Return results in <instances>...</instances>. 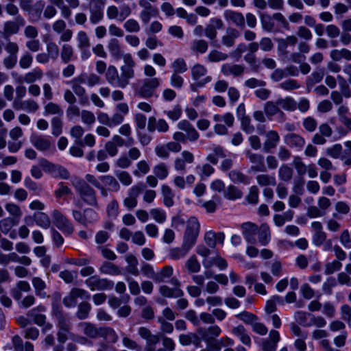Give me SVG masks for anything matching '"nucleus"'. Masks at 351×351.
<instances>
[{
    "instance_id": "f704fd0d",
    "label": "nucleus",
    "mask_w": 351,
    "mask_h": 351,
    "mask_svg": "<svg viewBox=\"0 0 351 351\" xmlns=\"http://www.w3.org/2000/svg\"><path fill=\"white\" fill-rule=\"evenodd\" d=\"M274 21V14L272 16L268 14H262L261 16L262 28L266 32H276L278 31V28L275 26Z\"/></svg>"
},
{
    "instance_id": "a211bd4d",
    "label": "nucleus",
    "mask_w": 351,
    "mask_h": 351,
    "mask_svg": "<svg viewBox=\"0 0 351 351\" xmlns=\"http://www.w3.org/2000/svg\"><path fill=\"white\" fill-rule=\"evenodd\" d=\"M13 108L16 110H24L29 113H34L38 110L39 105L36 101L32 99L23 101L14 100L13 102Z\"/></svg>"
},
{
    "instance_id": "58836bf2",
    "label": "nucleus",
    "mask_w": 351,
    "mask_h": 351,
    "mask_svg": "<svg viewBox=\"0 0 351 351\" xmlns=\"http://www.w3.org/2000/svg\"><path fill=\"white\" fill-rule=\"evenodd\" d=\"M208 47L207 41L203 39H196L191 41L190 49L195 54H203L206 52Z\"/></svg>"
},
{
    "instance_id": "e433bc0d",
    "label": "nucleus",
    "mask_w": 351,
    "mask_h": 351,
    "mask_svg": "<svg viewBox=\"0 0 351 351\" xmlns=\"http://www.w3.org/2000/svg\"><path fill=\"white\" fill-rule=\"evenodd\" d=\"M101 274L110 276H118L121 274L120 268L110 262H104L99 268Z\"/></svg>"
},
{
    "instance_id": "a18cd8bd",
    "label": "nucleus",
    "mask_w": 351,
    "mask_h": 351,
    "mask_svg": "<svg viewBox=\"0 0 351 351\" xmlns=\"http://www.w3.org/2000/svg\"><path fill=\"white\" fill-rule=\"evenodd\" d=\"M19 221L12 217H5L0 220V230L4 234H8L12 228L17 225Z\"/></svg>"
},
{
    "instance_id": "69168bd1",
    "label": "nucleus",
    "mask_w": 351,
    "mask_h": 351,
    "mask_svg": "<svg viewBox=\"0 0 351 351\" xmlns=\"http://www.w3.org/2000/svg\"><path fill=\"white\" fill-rule=\"evenodd\" d=\"M83 332L90 338H96L100 336V328H97L93 324L89 323L83 324Z\"/></svg>"
},
{
    "instance_id": "393cba45",
    "label": "nucleus",
    "mask_w": 351,
    "mask_h": 351,
    "mask_svg": "<svg viewBox=\"0 0 351 351\" xmlns=\"http://www.w3.org/2000/svg\"><path fill=\"white\" fill-rule=\"evenodd\" d=\"M284 141L288 146L298 151L301 150L305 144L304 139L300 135L294 133H289L285 135Z\"/></svg>"
},
{
    "instance_id": "72a5a7b5",
    "label": "nucleus",
    "mask_w": 351,
    "mask_h": 351,
    "mask_svg": "<svg viewBox=\"0 0 351 351\" xmlns=\"http://www.w3.org/2000/svg\"><path fill=\"white\" fill-rule=\"evenodd\" d=\"M330 58L335 62L341 61V60H351V51L342 48L341 49H332L330 52Z\"/></svg>"
},
{
    "instance_id": "3c124183",
    "label": "nucleus",
    "mask_w": 351,
    "mask_h": 351,
    "mask_svg": "<svg viewBox=\"0 0 351 351\" xmlns=\"http://www.w3.org/2000/svg\"><path fill=\"white\" fill-rule=\"evenodd\" d=\"M154 174L160 180L166 179L169 176V169L164 162H160L153 167Z\"/></svg>"
},
{
    "instance_id": "5fc2aeb1",
    "label": "nucleus",
    "mask_w": 351,
    "mask_h": 351,
    "mask_svg": "<svg viewBox=\"0 0 351 351\" xmlns=\"http://www.w3.org/2000/svg\"><path fill=\"white\" fill-rule=\"evenodd\" d=\"M213 121L216 123L223 122L226 127H232L234 122V118L230 112H226L223 114H216L213 116Z\"/></svg>"
},
{
    "instance_id": "4468645a",
    "label": "nucleus",
    "mask_w": 351,
    "mask_h": 351,
    "mask_svg": "<svg viewBox=\"0 0 351 351\" xmlns=\"http://www.w3.org/2000/svg\"><path fill=\"white\" fill-rule=\"evenodd\" d=\"M66 22L62 19L56 20L52 25L53 30L60 34V42H69L73 36V32L70 29H66Z\"/></svg>"
},
{
    "instance_id": "423d86ee",
    "label": "nucleus",
    "mask_w": 351,
    "mask_h": 351,
    "mask_svg": "<svg viewBox=\"0 0 351 351\" xmlns=\"http://www.w3.org/2000/svg\"><path fill=\"white\" fill-rule=\"evenodd\" d=\"M30 142L36 149L40 152L53 154L56 151L54 143L49 136L33 134L30 136Z\"/></svg>"
},
{
    "instance_id": "2eb2a0df",
    "label": "nucleus",
    "mask_w": 351,
    "mask_h": 351,
    "mask_svg": "<svg viewBox=\"0 0 351 351\" xmlns=\"http://www.w3.org/2000/svg\"><path fill=\"white\" fill-rule=\"evenodd\" d=\"M221 332V329L217 325H213L208 328H199L197 333L206 343H210Z\"/></svg>"
},
{
    "instance_id": "e2e57ef3",
    "label": "nucleus",
    "mask_w": 351,
    "mask_h": 351,
    "mask_svg": "<svg viewBox=\"0 0 351 351\" xmlns=\"http://www.w3.org/2000/svg\"><path fill=\"white\" fill-rule=\"evenodd\" d=\"M293 176V169L287 165H282L278 169L279 178L285 182H289Z\"/></svg>"
},
{
    "instance_id": "0eeeda50",
    "label": "nucleus",
    "mask_w": 351,
    "mask_h": 351,
    "mask_svg": "<svg viewBox=\"0 0 351 351\" xmlns=\"http://www.w3.org/2000/svg\"><path fill=\"white\" fill-rule=\"evenodd\" d=\"M170 283L173 286L169 287L167 285H161L159 287L160 294L165 298H178L184 295V291L181 289V283L177 278H172Z\"/></svg>"
},
{
    "instance_id": "8fccbe9b",
    "label": "nucleus",
    "mask_w": 351,
    "mask_h": 351,
    "mask_svg": "<svg viewBox=\"0 0 351 351\" xmlns=\"http://www.w3.org/2000/svg\"><path fill=\"white\" fill-rule=\"evenodd\" d=\"M114 174L123 186H130L133 182L132 176L128 171L117 169L114 171Z\"/></svg>"
},
{
    "instance_id": "7ed1b4c3",
    "label": "nucleus",
    "mask_w": 351,
    "mask_h": 351,
    "mask_svg": "<svg viewBox=\"0 0 351 351\" xmlns=\"http://www.w3.org/2000/svg\"><path fill=\"white\" fill-rule=\"evenodd\" d=\"M200 225L197 218L193 217L186 222V228L184 234L183 246L187 250L195 244L199 235Z\"/></svg>"
},
{
    "instance_id": "13d9d810",
    "label": "nucleus",
    "mask_w": 351,
    "mask_h": 351,
    "mask_svg": "<svg viewBox=\"0 0 351 351\" xmlns=\"http://www.w3.org/2000/svg\"><path fill=\"white\" fill-rule=\"evenodd\" d=\"M73 56V48L69 44H64L61 47L60 57L64 63H68Z\"/></svg>"
},
{
    "instance_id": "20e7f679",
    "label": "nucleus",
    "mask_w": 351,
    "mask_h": 351,
    "mask_svg": "<svg viewBox=\"0 0 351 351\" xmlns=\"http://www.w3.org/2000/svg\"><path fill=\"white\" fill-rule=\"evenodd\" d=\"M123 61V64L120 67V77L123 88H124L129 84L130 80L134 77V67L136 63L132 54L130 53L124 54Z\"/></svg>"
},
{
    "instance_id": "a19ab883",
    "label": "nucleus",
    "mask_w": 351,
    "mask_h": 351,
    "mask_svg": "<svg viewBox=\"0 0 351 351\" xmlns=\"http://www.w3.org/2000/svg\"><path fill=\"white\" fill-rule=\"evenodd\" d=\"M43 77V71L39 68H35L31 71L25 73L21 79L23 82L27 84H33L35 82L39 80Z\"/></svg>"
},
{
    "instance_id": "79ce46f5",
    "label": "nucleus",
    "mask_w": 351,
    "mask_h": 351,
    "mask_svg": "<svg viewBox=\"0 0 351 351\" xmlns=\"http://www.w3.org/2000/svg\"><path fill=\"white\" fill-rule=\"evenodd\" d=\"M161 193L163 198V203L167 207H171L174 204V194L171 189L166 184L161 186Z\"/></svg>"
},
{
    "instance_id": "c756f323",
    "label": "nucleus",
    "mask_w": 351,
    "mask_h": 351,
    "mask_svg": "<svg viewBox=\"0 0 351 351\" xmlns=\"http://www.w3.org/2000/svg\"><path fill=\"white\" fill-rule=\"evenodd\" d=\"M298 42V38L295 36L291 35L286 38H281L277 40L278 50L282 53H287V49L289 47H293Z\"/></svg>"
},
{
    "instance_id": "bf43d9fd",
    "label": "nucleus",
    "mask_w": 351,
    "mask_h": 351,
    "mask_svg": "<svg viewBox=\"0 0 351 351\" xmlns=\"http://www.w3.org/2000/svg\"><path fill=\"white\" fill-rule=\"evenodd\" d=\"M43 114L45 116L48 114L62 116L63 114V110L58 104L53 102H49L44 107Z\"/></svg>"
},
{
    "instance_id": "2f4dec72",
    "label": "nucleus",
    "mask_w": 351,
    "mask_h": 351,
    "mask_svg": "<svg viewBox=\"0 0 351 351\" xmlns=\"http://www.w3.org/2000/svg\"><path fill=\"white\" fill-rule=\"evenodd\" d=\"M232 333L238 337L244 345L249 347L251 346V339L243 326L239 325L234 327L232 330Z\"/></svg>"
},
{
    "instance_id": "774afa93",
    "label": "nucleus",
    "mask_w": 351,
    "mask_h": 351,
    "mask_svg": "<svg viewBox=\"0 0 351 351\" xmlns=\"http://www.w3.org/2000/svg\"><path fill=\"white\" fill-rule=\"evenodd\" d=\"M185 266L188 271L191 273L199 272L201 268L200 264L198 262L196 256H191L185 263Z\"/></svg>"
},
{
    "instance_id": "6e6552de",
    "label": "nucleus",
    "mask_w": 351,
    "mask_h": 351,
    "mask_svg": "<svg viewBox=\"0 0 351 351\" xmlns=\"http://www.w3.org/2000/svg\"><path fill=\"white\" fill-rule=\"evenodd\" d=\"M51 216L54 225L64 234L70 235L73 232V228L68 219L58 210H53Z\"/></svg>"
},
{
    "instance_id": "338daca9",
    "label": "nucleus",
    "mask_w": 351,
    "mask_h": 351,
    "mask_svg": "<svg viewBox=\"0 0 351 351\" xmlns=\"http://www.w3.org/2000/svg\"><path fill=\"white\" fill-rule=\"evenodd\" d=\"M121 337L122 343L125 348L134 351H140V346L136 341L132 339L124 333L121 334Z\"/></svg>"
},
{
    "instance_id": "aec40b11",
    "label": "nucleus",
    "mask_w": 351,
    "mask_h": 351,
    "mask_svg": "<svg viewBox=\"0 0 351 351\" xmlns=\"http://www.w3.org/2000/svg\"><path fill=\"white\" fill-rule=\"evenodd\" d=\"M246 156L250 162L253 164L251 167V169L252 171L259 172H264L266 171L263 156L252 153L251 152H247L246 153Z\"/></svg>"
},
{
    "instance_id": "ea45409f",
    "label": "nucleus",
    "mask_w": 351,
    "mask_h": 351,
    "mask_svg": "<svg viewBox=\"0 0 351 351\" xmlns=\"http://www.w3.org/2000/svg\"><path fill=\"white\" fill-rule=\"evenodd\" d=\"M44 7L45 2L43 1H38L32 5L28 12L29 19L33 22L37 21L40 17Z\"/></svg>"
},
{
    "instance_id": "a878e982",
    "label": "nucleus",
    "mask_w": 351,
    "mask_h": 351,
    "mask_svg": "<svg viewBox=\"0 0 351 351\" xmlns=\"http://www.w3.org/2000/svg\"><path fill=\"white\" fill-rule=\"evenodd\" d=\"M25 25V20L21 16L16 17L15 21H7L4 23V32L6 35L10 36L18 33L20 27Z\"/></svg>"
},
{
    "instance_id": "1a4fd4ad",
    "label": "nucleus",
    "mask_w": 351,
    "mask_h": 351,
    "mask_svg": "<svg viewBox=\"0 0 351 351\" xmlns=\"http://www.w3.org/2000/svg\"><path fill=\"white\" fill-rule=\"evenodd\" d=\"M138 334L146 341L145 351H156V345L160 342L158 335H153L149 329L143 326L138 328Z\"/></svg>"
},
{
    "instance_id": "0e129e2a",
    "label": "nucleus",
    "mask_w": 351,
    "mask_h": 351,
    "mask_svg": "<svg viewBox=\"0 0 351 351\" xmlns=\"http://www.w3.org/2000/svg\"><path fill=\"white\" fill-rule=\"evenodd\" d=\"M257 183L260 186H275L276 184V178L267 174H260L256 176Z\"/></svg>"
},
{
    "instance_id": "c9c22d12",
    "label": "nucleus",
    "mask_w": 351,
    "mask_h": 351,
    "mask_svg": "<svg viewBox=\"0 0 351 351\" xmlns=\"http://www.w3.org/2000/svg\"><path fill=\"white\" fill-rule=\"evenodd\" d=\"M276 104H278L282 109L287 111H294L297 108V102L291 97L287 96L285 98H278L276 100Z\"/></svg>"
},
{
    "instance_id": "412c9836",
    "label": "nucleus",
    "mask_w": 351,
    "mask_h": 351,
    "mask_svg": "<svg viewBox=\"0 0 351 351\" xmlns=\"http://www.w3.org/2000/svg\"><path fill=\"white\" fill-rule=\"evenodd\" d=\"M147 130L151 132L157 130L158 132L164 133L168 131L169 125L163 119L157 120L154 117H150L148 119Z\"/></svg>"
},
{
    "instance_id": "9d476101",
    "label": "nucleus",
    "mask_w": 351,
    "mask_h": 351,
    "mask_svg": "<svg viewBox=\"0 0 351 351\" xmlns=\"http://www.w3.org/2000/svg\"><path fill=\"white\" fill-rule=\"evenodd\" d=\"M162 81L158 77L147 78L143 80L139 88V95L143 98H149L154 94L156 88L160 86Z\"/></svg>"
},
{
    "instance_id": "49530a36",
    "label": "nucleus",
    "mask_w": 351,
    "mask_h": 351,
    "mask_svg": "<svg viewBox=\"0 0 351 351\" xmlns=\"http://www.w3.org/2000/svg\"><path fill=\"white\" fill-rule=\"evenodd\" d=\"M228 57V56L226 53L217 49H213L206 56L205 60L208 62L213 63L224 61Z\"/></svg>"
},
{
    "instance_id": "473e14b6",
    "label": "nucleus",
    "mask_w": 351,
    "mask_h": 351,
    "mask_svg": "<svg viewBox=\"0 0 351 351\" xmlns=\"http://www.w3.org/2000/svg\"><path fill=\"white\" fill-rule=\"evenodd\" d=\"M258 241L261 245H267L271 239V232L269 227L267 223H262L258 228Z\"/></svg>"
},
{
    "instance_id": "c85d7f7f",
    "label": "nucleus",
    "mask_w": 351,
    "mask_h": 351,
    "mask_svg": "<svg viewBox=\"0 0 351 351\" xmlns=\"http://www.w3.org/2000/svg\"><path fill=\"white\" fill-rule=\"evenodd\" d=\"M239 32L233 27L226 29V34L221 37V43L226 47H231L235 43V40L239 36Z\"/></svg>"
},
{
    "instance_id": "5701e85b",
    "label": "nucleus",
    "mask_w": 351,
    "mask_h": 351,
    "mask_svg": "<svg viewBox=\"0 0 351 351\" xmlns=\"http://www.w3.org/2000/svg\"><path fill=\"white\" fill-rule=\"evenodd\" d=\"M27 316L32 318L34 323L39 326L43 327V332H46L47 331L52 328V324L46 322V315L42 313H36V310H30Z\"/></svg>"
},
{
    "instance_id": "de8ad7c7",
    "label": "nucleus",
    "mask_w": 351,
    "mask_h": 351,
    "mask_svg": "<svg viewBox=\"0 0 351 351\" xmlns=\"http://www.w3.org/2000/svg\"><path fill=\"white\" fill-rule=\"evenodd\" d=\"M223 196L229 200H236L242 197L243 193L237 186L229 185L224 191Z\"/></svg>"
},
{
    "instance_id": "6e6d98bb",
    "label": "nucleus",
    "mask_w": 351,
    "mask_h": 351,
    "mask_svg": "<svg viewBox=\"0 0 351 351\" xmlns=\"http://www.w3.org/2000/svg\"><path fill=\"white\" fill-rule=\"evenodd\" d=\"M173 73H184L188 70L186 61L182 58H176L171 64Z\"/></svg>"
},
{
    "instance_id": "09e8293b",
    "label": "nucleus",
    "mask_w": 351,
    "mask_h": 351,
    "mask_svg": "<svg viewBox=\"0 0 351 351\" xmlns=\"http://www.w3.org/2000/svg\"><path fill=\"white\" fill-rule=\"evenodd\" d=\"M173 269L171 266L167 265L156 273L155 282H166L173 275Z\"/></svg>"
},
{
    "instance_id": "7c9ffc66",
    "label": "nucleus",
    "mask_w": 351,
    "mask_h": 351,
    "mask_svg": "<svg viewBox=\"0 0 351 351\" xmlns=\"http://www.w3.org/2000/svg\"><path fill=\"white\" fill-rule=\"evenodd\" d=\"M101 183L105 187H108L109 191L117 192L120 190L121 186L117 179L110 175L99 176Z\"/></svg>"
},
{
    "instance_id": "c03bdc74",
    "label": "nucleus",
    "mask_w": 351,
    "mask_h": 351,
    "mask_svg": "<svg viewBox=\"0 0 351 351\" xmlns=\"http://www.w3.org/2000/svg\"><path fill=\"white\" fill-rule=\"evenodd\" d=\"M125 261L128 265L126 267L127 271L135 276L139 275V271L138 269V260L133 254H128L125 256Z\"/></svg>"
},
{
    "instance_id": "f03ea898",
    "label": "nucleus",
    "mask_w": 351,
    "mask_h": 351,
    "mask_svg": "<svg viewBox=\"0 0 351 351\" xmlns=\"http://www.w3.org/2000/svg\"><path fill=\"white\" fill-rule=\"evenodd\" d=\"M72 184L86 203L91 206L97 204L96 192L85 180L76 178L72 180Z\"/></svg>"
},
{
    "instance_id": "f3484780",
    "label": "nucleus",
    "mask_w": 351,
    "mask_h": 351,
    "mask_svg": "<svg viewBox=\"0 0 351 351\" xmlns=\"http://www.w3.org/2000/svg\"><path fill=\"white\" fill-rule=\"evenodd\" d=\"M223 15L228 23L234 24L239 27L245 26V17L242 13L228 9L224 10Z\"/></svg>"
},
{
    "instance_id": "f257e3e1",
    "label": "nucleus",
    "mask_w": 351,
    "mask_h": 351,
    "mask_svg": "<svg viewBox=\"0 0 351 351\" xmlns=\"http://www.w3.org/2000/svg\"><path fill=\"white\" fill-rule=\"evenodd\" d=\"M191 76L195 82V84H191V90L193 92L197 90V88H203L207 84L210 83L213 78L208 75L207 68L199 63H195L191 67Z\"/></svg>"
},
{
    "instance_id": "4be33fe9",
    "label": "nucleus",
    "mask_w": 351,
    "mask_h": 351,
    "mask_svg": "<svg viewBox=\"0 0 351 351\" xmlns=\"http://www.w3.org/2000/svg\"><path fill=\"white\" fill-rule=\"evenodd\" d=\"M245 68L243 65L225 63L221 66V72L225 76L232 75L239 77L244 73Z\"/></svg>"
},
{
    "instance_id": "603ef678",
    "label": "nucleus",
    "mask_w": 351,
    "mask_h": 351,
    "mask_svg": "<svg viewBox=\"0 0 351 351\" xmlns=\"http://www.w3.org/2000/svg\"><path fill=\"white\" fill-rule=\"evenodd\" d=\"M100 336L103 337L106 341L110 343H116L119 337L115 330L110 327L101 328Z\"/></svg>"
},
{
    "instance_id": "9b49d317",
    "label": "nucleus",
    "mask_w": 351,
    "mask_h": 351,
    "mask_svg": "<svg viewBox=\"0 0 351 351\" xmlns=\"http://www.w3.org/2000/svg\"><path fill=\"white\" fill-rule=\"evenodd\" d=\"M143 184L138 182L133 185L128 191V196L123 199V205L128 209H132L137 206V198L143 189Z\"/></svg>"
},
{
    "instance_id": "bb28decb",
    "label": "nucleus",
    "mask_w": 351,
    "mask_h": 351,
    "mask_svg": "<svg viewBox=\"0 0 351 351\" xmlns=\"http://www.w3.org/2000/svg\"><path fill=\"white\" fill-rule=\"evenodd\" d=\"M110 55L115 60L123 59L124 54L120 42L117 38H111L107 45Z\"/></svg>"
},
{
    "instance_id": "052dcab7",
    "label": "nucleus",
    "mask_w": 351,
    "mask_h": 351,
    "mask_svg": "<svg viewBox=\"0 0 351 351\" xmlns=\"http://www.w3.org/2000/svg\"><path fill=\"white\" fill-rule=\"evenodd\" d=\"M324 75V71L322 69H317L313 71L306 80V84L308 86H313L314 84L320 82Z\"/></svg>"
},
{
    "instance_id": "ddd939ff",
    "label": "nucleus",
    "mask_w": 351,
    "mask_h": 351,
    "mask_svg": "<svg viewBox=\"0 0 351 351\" xmlns=\"http://www.w3.org/2000/svg\"><path fill=\"white\" fill-rule=\"evenodd\" d=\"M264 111L266 117L270 121L273 119L274 116H277V119L281 122L286 119L285 113L278 107V104H276V101H267L264 105Z\"/></svg>"
},
{
    "instance_id": "cd10ccee",
    "label": "nucleus",
    "mask_w": 351,
    "mask_h": 351,
    "mask_svg": "<svg viewBox=\"0 0 351 351\" xmlns=\"http://www.w3.org/2000/svg\"><path fill=\"white\" fill-rule=\"evenodd\" d=\"M280 141V136L275 130H269L266 133V140L263 144V149L265 152H269L271 149L276 147Z\"/></svg>"
},
{
    "instance_id": "dca6fc26",
    "label": "nucleus",
    "mask_w": 351,
    "mask_h": 351,
    "mask_svg": "<svg viewBox=\"0 0 351 351\" xmlns=\"http://www.w3.org/2000/svg\"><path fill=\"white\" fill-rule=\"evenodd\" d=\"M241 228L245 240L250 244H254L256 243L255 237L258 232V226L252 222H245L241 225Z\"/></svg>"
},
{
    "instance_id": "39448f33",
    "label": "nucleus",
    "mask_w": 351,
    "mask_h": 351,
    "mask_svg": "<svg viewBox=\"0 0 351 351\" xmlns=\"http://www.w3.org/2000/svg\"><path fill=\"white\" fill-rule=\"evenodd\" d=\"M86 285L92 291H108L114 287V282L99 276H91L85 280Z\"/></svg>"
},
{
    "instance_id": "f8f14e48",
    "label": "nucleus",
    "mask_w": 351,
    "mask_h": 351,
    "mask_svg": "<svg viewBox=\"0 0 351 351\" xmlns=\"http://www.w3.org/2000/svg\"><path fill=\"white\" fill-rule=\"evenodd\" d=\"M90 294L88 291L81 289H73L68 295L63 299V304L66 307H75L77 303L78 298H88Z\"/></svg>"
},
{
    "instance_id": "680f3d73",
    "label": "nucleus",
    "mask_w": 351,
    "mask_h": 351,
    "mask_svg": "<svg viewBox=\"0 0 351 351\" xmlns=\"http://www.w3.org/2000/svg\"><path fill=\"white\" fill-rule=\"evenodd\" d=\"M76 41L77 48H84V47H90L89 37L87 33L83 30L79 31L76 34Z\"/></svg>"
},
{
    "instance_id": "864d4df0",
    "label": "nucleus",
    "mask_w": 351,
    "mask_h": 351,
    "mask_svg": "<svg viewBox=\"0 0 351 351\" xmlns=\"http://www.w3.org/2000/svg\"><path fill=\"white\" fill-rule=\"evenodd\" d=\"M32 282V285L35 289L36 294L42 298H45L46 293L44 291V289L46 287L45 282L38 277L33 278Z\"/></svg>"
},
{
    "instance_id": "4d7b16f0",
    "label": "nucleus",
    "mask_w": 351,
    "mask_h": 351,
    "mask_svg": "<svg viewBox=\"0 0 351 351\" xmlns=\"http://www.w3.org/2000/svg\"><path fill=\"white\" fill-rule=\"evenodd\" d=\"M311 313L304 311H297L294 315L295 321L305 327H310Z\"/></svg>"
},
{
    "instance_id": "4c0bfd02",
    "label": "nucleus",
    "mask_w": 351,
    "mask_h": 351,
    "mask_svg": "<svg viewBox=\"0 0 351 351\" xmlns=\"http://www.w3.org/2000/svg\"><path fill=\"white\" fill-rule=\"evenodd\" d=\"M33 219L36 224L43 229H48L51 225V220L49 217L45 213L38 212L33 215Z\"/></svg>"
},
{
    "instance_id": "37998d69",
    "label": "nucleus",
    "mask_w": 351,
    "mask_h": 351,
    "mask_svg": "<svg viewBox=\"0 0 351 351\" xmlns=\"http://www.w3.org/2000/svg\"><path fill=\"white\" fill-rule=\"evenodd\" d=\"M228 176L232 182L237 184H249L250 182L249 177L238 170L230 171Z\"/></svg>"
},
{
    "instance_id": "6ab92c4d",
    "label": "nucleus",
    "mask_w": 351,
    "mask_h": 351,
    "mask_svg": "<svg viewBox=\"0 0 351 351\" xmlns=\"http://www.w3.org/2000/svg\"><path fill=\"white\" fill-rule=\"evenodd\" d=\"M177 127L179 130L185 132V135L189 141H196L199 134L192 124L186 120H182L178 122Z\"/></svg>"
},
{
    "instance_id": "b1692460",
    "label": "nucleus",
    "mask_w": 351,
    "mask_h": 351,
    "mask_svg": "<svg viewBox=\"0 0 351 351\" xmlns=\"http://www.w3.org/2000/svg\"><path fill=\"white\" fill-rule=\"evenodd\" d=\"M106 78L107 82L113 87H119L123 88V85L120 75H119L117 69L110 65L106 73Z\"/></svg>"
}]
</instances>
